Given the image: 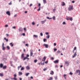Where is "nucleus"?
<instances>
[{
  "mask_svg": "<svg viewBox=\"0 0 80 80\" xmlns=\"http://www.w3.org/2000/svg\"><path fill=\"white\" fill-rule=\"evenodd\" d=\"M12 63H13V62L12 61H10V64H12Z\"/></svg>",
  "mask_w": 80,
  "mask_h": 80,
  "instance_id": "052dcab7",
  "label": "nucleus"
},
{
  "mask_svg": "<svg viewBox=\"0 0 80 80\" xmlns=\"http://www.w3.org/2000/svg\"><path fill=\"white\" fill-rule=\"evenodd\" d=\"M54 73L53 71H52L50 72V74L51 75H53Z\"/></svg>",
  "mask_w": 80,
  "mask_h": 80,
  "instance_id": "dca6fc26",
  "label": "nucleus"
},
{
  "mask_svg": "<svg viewBox=\"0 0 80 80\" xmlns=\"http://www.w3.org/2000/svg\"><path fill=\"white\" fill-rule=\"evenodd\" d=\"M29 73L28 72V73H26V75L27 77L28 76V75H29Z\"/></svg>",
  "mask_w": 80,
  "mask_h": 80,
  "instance_id": "c9c22d12",
  "label": "nucleus"
},
{
  "mask_svg": "<svg viewBox=\"0 0 80 80\" xmlns=\"http://www.w3.org/2000/svg\"><path fill=\"white\" fill-rule=\"evenodd\" d=\"M46 40H47V39H43V41L44 42H45V41H46Z\"/></svg>",
  "mask_w": 80,
  "mask_h": 80,
  "instance_id": "864d4df0",
  "label": "nucleus"
},
{
  "mask_svg": "<svg viewBox=\"0 0 80 80\" xmlns=\"http://www.w3.org/2000/svg\"><path fill=\"white\" fill-rule=\"evenodd\" d=\"M76 49H77V47H75L74 48V49L73 50L72 52H73V53H74V52L75 51V50H76Z\"/></svg>",
  "mask_w": 80,
  "mask_h": 80,
  "instance_id": "4468645a",
  "label": "nucleus"
},
{
  "mask_svg": "<svg viewBox=\"0 0 80 80\" xmlns=\"http://www.w3.org/2000/svg\"><path fill=\"white\" fill-rule=\"evenodd\" d=\"M40 5H41V4H40V3H39L38 4V6H39V7H40Z\"/></svg>",
  "mask_w": 80,
  "mask_h": 80,
  "instance_id": "e2e57ef3",
  "label": "nucleus"
},
{
  "mask_svg": "<svg viewBox=\"0 0 80 80\" xmlns=\"http://www.w3.org/2000/svg\"><path fill=\"white\" fill-rule=\"evenodd\" d=\"M70 19V18L68 17L66 18V20H69Z\"/></svg>",
  "mask_w": 80,
  "mask_h": 80,
  "instance_id": "7c9ffc66",
  "label": "nucleus"
},
{
  "mask_svg": "<svg viewBox=\"0 0 80 80\" xmlns=\"http://www.w3.org/2000/svg\"><path fill=\"white\" fill-rule=\"evenodd\" d=\"M43 45H44V46H45L46 48H48V44H44Z\"/></svg>",
  "mask_w": 80,
  "mask_h": 80,
  "instance_id": "39448f33",
  "label": "nucleus"
},
{
  "mask_svg": "<svg viewBox=\"0 0 80 80\" xmlns=\"http://www.w3.org/2000/svg\"><path fill=\"white\" fill-rule=\"evenodd\" d=\"M57 44H56V43H54V46H56Z\"/></svg>",
  "mask_w": 80,
  "mask_h": 80,
  "instance_id": "338daca9",
  "label": "nucleus"
},
{
  "mask_svg": "<svg viewBox=\"0 0 80 80\" xmlns=\"http://www.w3.org/2000/svg\"><path fill=\"white\" fill-rule=\"evenodd\" d=\"M14 78H11L12 80H17V78H16L17 77V74H15L14 75Z\"/></svg>",
  "mask_w": 80,
  "mask_h": 80,
  "instance_id": "f257e3e1",
  "label": "nucleus"
},
{
  "mask_svg": "<svg viewBox=\"0 0 80 80\" xmlns=\"http://www.w3.org/2000/svg\"><path fill=\"white\" fill-rule=\"evenodd\" d=\"M32 55H33V52H32V51H31L30 53V57H32Z\"/></svg>",
  "mask_w": 80,
  "mask_h": 80,
  "instance_id": "9b49d317",
  "label": "nucleus"
},
{
  "mask_svg": "<svg viewBox=\"0 0 80 80\" xmlns=\"http://www.w3.org/2000/svg\"><path fill=\"white\" fill-rule=\"evenodd\" d=\"M68 10L69 11L72 10H73V6L71 5L69 6V7L68 8Z\"/></svg>",
  "mask_w": 80,
  "mask_h": 80,
  "instance_id": "f03ea898",
  "label": "nucleus"
},
{
  "mask_svg": "<svg viewBox=\"0 0 80 80\" xmlns=\"http://www.w3.org/2000/svg\"><path fill=\"white\" fill-rule=\"evenodd\" d=\"M27 58L26 57L25 58H24L23 59V60H26V59H27Z\"/></svg>",
  "mask_w": 80,
  "mask_h": 80,
  "instance_id": "a18cd8bd",
  "label": "nucleus"
},
{
  "mask_svg": "<svg viewBox=\"0 0 80 80\" xmlns=\"http://www.w3.org/2000/svg\"><path fill=\"white\" fill-rule=\"evenodd\" d=\"M55 78L56 80H57V76L55 77Z\"/></svg>",
  "mask_w": 80,
  "mask_h": 80,
  "instance_id": "0e129e2a",
  "label": "nucleus"
},
{
  "mask_svg": "<svg viewBox=\"0 0 80 80\" xmlns=\"http://www.w3.org/2000/svg\"><path fill=\"white\" fill-rule=\"evenodd\" d=\"M18 73L19 75V76L20 75H22V72H19Z\"/></svg>",
  "mask_w": 80,
  "mask_h": 80,
  "instance_id": "f8f14e48",
  "label": "nucleus"
},
{
  "mask_svg": "<svg viewBox=\"0 0 80 80\" xmlns=\"http://www.w3.org/2000/svg\"><path fill=\"white\" fill-rule=\"evenodd\" d=\"M69 74L70 75H73V73H72V72H71L69 73Z\"/></svg>",
  "mask_w": 80,
  "mask_h": 80,
  "instance_id": "09e8293b",
  "label": "nucleus"
},
{
  "mask_svg": "<svg viewBox=\"0 0 80 80\" xmlns=\"http://www.w3.org/2000/svg\"><path fill=\"white\" fill-rule=\"evenodd\" d=\"M5 47L4 46H2V50H5Z\"/></svg>",
  "mask_w": 80,
  "mask_h": 80,
  "instance_id": "4be33fe9",
  "label": "nucleus"
},
{
  "mask_svg": "<svg viewBox=\"0 0 80 80\" xmlns=\"http://www.w3.org/2000/svg\"><path fill=\"white\" fill-rule=\"evenodd\" d=\"M47 70V68H44L43 69V70L44 71H46V70Z\"/></svg>",
  "mask_w": 80,
  "mask_h": 80,
  "instance_id": "79ce46f5",
  "label": "nucleus"
},
{
  "mask_svg": "<svg viewBox=\"0 0 80 80\" xmlns=\"http://www.w3.org/2000/svg\"><path fill=\"white\" fill-rule=\"evenodd\" d=\"M63 4L62 5V6H64V5H65V3L64 2H62Z\"/></svg>",
  "mask_w": 80,
  "mask_h": 80,
  "instance_id": "f704fd0d",
  "label": "nucleus"
},
{
  "mask_svg": "<svg viewBox=\"0 0 80 80\" xmlns=\"http://www.w3.org/2000/svg\"><path fill=\"white\" fill-rule=\"evenodd\" d=\"M55 16H54L53 17H52V19L53 20H55Z\"/></svg>",
  "mask_w": 80,
  "mask_h": 80,
  "instance_id": "393cba45",
  "label": "nucleus"
},
{
  "mask_svg": "<svg viewBox=\"0 0 80 80\" xmlns=\"http://www.w3.org/2000/svg\"><path fill=\"white\" fill-rule=\"evenodd\" d=\"M4 40H6V42H8V39H7L6 38H4Z\"/></svg>",
  "mask_w": 80,
  "mask_h": 80,
  "instance_id": "f3484780",
  "label": "nucleus"
},
{
  "mask_svg": "<svg viewBox=\"0 0 80 80\" xmlns=\"http://www.w3.org/2000/svg\"><path fill=\"white\" fill-rule=\"evenodd\" d=\"M43 1L44 4H45V3H46L47 2V1H46V0H43Z\"/></svg>",
  "mask_w": 80,
  "mask_h": 80,
  "instance_id": "a211bd4d",
  "label": "nucleus"
},
{
  "mask_svg": "<svg viewBox=\"0 0 80 80\" xmlns=\"http://www.w3.org/2000/svg\"><path fill=\"white\" fill-rule=\"evenodd\" d=\"M17 14H16L14 15V17H17Z\"/></svg>",
  "mask_w": 80,
  "mask_h": 80,
  "instance_id": "13d9d810",
  "label": "nucleus"
},
{
  "mask_svg": "<svg viewBox=\"0 0 80 80\" xmlns=\"http://www.w3.org/2000/svg\"><path fill=\"white\" fill-rule=\"evenodd\" d=\"M3 75L2 73H0V77H3Z\"/></svg>",
  "mask_w": 80,
  "mask_h": 80,
  "instance_id": "cd10ccee",
  "label": "nucleus"
},
{
  "mask_svg": "<svg viewBox=\"0 0 80 80\" xmlns=\"http://www.w3.org/2000/svg\"><path fill=\"white\" fill-rule=\"evenodd\" d=\"M63 25H66L67 24L66 23V22H63L62 23Z\"/></svg>",
  "mask_w": 80,
  "mask_h": 80,
  "instance_id": "2f4dec72",
  "label": "nucleus"
},
{
  "mask_svg": "<svg viewBox=\"0 0 80 80\" xmlns=\"http://www.w3.org/2000/svg\"><path fill=\"white\" fill-rule=\"evenodd\" d=\"M50 80H52V77H50L49 78V79Z\"/></svg>",
  "mask_w": 80,
  "mask_h": 80,
  "instance_id": "603ef678",
  "label": "nucleus"
},
{
  "mask_svg": "<svg viewBox=\"0 0 80 80\" xmlns=\"http://www.w3.org/2000/svg\"><path fill=\"white\" fill-rule=\"evenodd\" d=\"M47 21V20L46 19H45L44 20V21H41V23L42 24H43L45 22H46Z\"/></svg>",
  "mask_w": 80,
  "mask_h": 80,
  "instance_id": "20e7f679",
  "label": "nucleus"
},
{
  "mask_svg": "<svg viewBox=\"0 0 80 80\" xmlns=\"http://www.w3.org/2000/svg\"><path fill=\"white\" fill-rule=\"evenodd\" d=\"M45 34L46 35H48V34H49V32H46L45 33Z\"/></svg>",
  "mask_w": 80,
  "mask_h": 80,
  "instance_id": "8fccbe9b",
  "label": "nucleus"
},
{
  "mask_svg": "<svg viewBox=\"0 0 80 80\" xmlns=\"http://www.w3.org/2000/svg\"><path fill=\"white\" fill-rule=\"evenodd\" d=\"M24 69V67H22L21 68V70H23Z\"/></svg>",
  "mask_w": 80,
  "mask_h": 80,
  "instance_id": "c85d7f7f",
  "label": "nucleus"
},
{
  "mask_svg": "<svg viewBox=\"0 0 80 80\" xmlns=\"http://www.w3.org/2000/svg\"><path fill=\"white\" fill-rule=\"evenodd\" d=\"M47 38H50V35H48V36L46 37Z\"/></svg>",
  "mask_w": 80,
  "mask_h": 80,
  "instance_id": "c756f323",
  "label": "nucleus"
},
{
  "mask_svg": "<svg viewBox=\"0 0 80 80\" xmlns=\"http://www.w3.org/2000/svg\"><path fill=\"white\" fill-rule=\"evenodd\" d=\"M21 67H22V65H20L19 66H18V69L19 70L20 69V68H21Z\"/></svg>",
  "mask_w": 80,
  "mask_h": 80,
  "instance_id": "bb28decb",
  "label": "nucleus"
},
{
  "mask_svg": "<svg viewBox=\"0 0 80 80\" xmlns=\"http://www.w3.org/2000/svg\"><path fill=\"white\" fill-rule=\"evenodd\" d=\"M59 60H56L54 61V63H58Z\"/></svg>",
  "mask_w": 80,
  "mask_h": 80,
  "instance_id": "1a4fd4ad",
  "label": "nucleus"
},
{
  "mask_svg": "<svg viewBox=\"0 0 80 80\" xmlns=\"http://www.w3.org/2000/svg\"><path fill=\"white\" fill-rule=\"evenodd\" d=\"M45 60H46V57H44L43 58L42 60V62H45Z\"/></svg>",
  "mask_w": 80,
  "mask_h": 80,
  "instance_id": "423d86ee",
  "label": "nucleus"
},
{
  "mask_svg": "<svg viewBox=\"0 0 80 80\" xmlns=\"http://www.w3.org/2000/svg\"><path fill=\"white\" fill-rule=\"evenodd\" d=\"M48 63V61H47L45 62V63L47 64V63Z\"/></svg>",
  "mask_w": 80,
  "mask_h": 80,
  "instance_id": "69168bd1",
  "label": "nucleus"
},
{
  "mask_svg": "<svg viewBox=\"0 0 80 80\" xmlns=\"http://www.w3.org/2000/svg\"><path fill=\"white\" fill-rule=\"evenodd\" d=\"M41 64L42 65H45V63L44 62L42 63V62H41Z\"/></svg>",
  "mask_w": 80,
  "mask_h": 80,
  "instance_id": "e433bc0d",
  "label": "nucleus"
},
{
  "mask_svg": "<svg viewBox=\"0 0 80 80\" xmlns=\"http://www.w3.org/2000/svg\"><path fill=\"white\" fill-rule=\"evenodd\" d=\"M6 68H7V66H4L3 67V69H6Z\"/></svg>",
  "mask_w": 80,
  "mask_h": 80,
  "instance_id": "6ab92c4d",
  "label": "nucleus"
},
{
  "mask_svg": "<svg viewBox=\"0 0 80 80\" xmlns=\"http://www.w3.org/2000/svg\"><path fill=\"white\" fill-rule=\"evenodd\" d=\"M26 46L27 47H28V44H26Z\"/></svg>",
  "mask_w": 80,
  "mask_h": 80,
  "instance_id": "6e6d98bb",
  "label": "nucleus"
},
{
  "mask_svg": "<svg viewBox=\"0 0 80 80\" xmlns=\"http://www.w3.org/2000/svg\"><path fill=\"white\" fill-rule=\"evenodd\" d=\"M26 69H27V70H29L30 69V67H29V66H27L26 67Z\"/></svg>",
  "mask_w": 80,
  "mask_h": 80,
  "instance_id": "aec40b11",
  "label": "nucleus"
},
{
  "mask_svg": "<svg viewBox=\"0 0 80 80\" xmlns=\"http://www.w3.org/2000/svg\"><path fill=\"white\" fill-rule=\"evenodd\" d=\"M9 44L11 45V47H13V44H12V42L10 43Z\"/></svg>",
  "mask_w": 80,
  "mask_h": 80,
  "instance_id": "5701e85b",
  "label": "nucleus"
},
{
  "mask_svg": "<svg viewBox=\"0 0 80 80\" xmlns=\"http://www.w3.org/2000/svg\"><path fill=\"white\" fill-rule=\"evenodd\" d=\"M40 35L42 37V36H43V33H42V32H41L40 33Z\"/></svg>",
  "mask_w": 80,
  "mask_h": 80,
  "instance_id": "58836bf2",
  "label": "nucleus"
},
{
  "mask_svg": "<svg viewBox=\"0 0 80 80\" xmlns=\"http://www.w3.org/2000/svg\"><path fill=\"white\" fill-rule=\"evenodd\" d=\"M29 57V55H28V54L27 55V56H26V57H27V58H28V57Z\"/></svg>",
  "mask_w": 80,
  "mask_h": 80,
  "instance_id": "680f3d73",
  "label": "nucleus"
},
{
  "mask_svg": "<svg viewBox=\"0 0 80 80\" xmlns=\"http://www.w3.org/2000/svg\"><path fill=\"white\" fill-rule=\"evenodd\" d=\"M21 58H24V54H22L21 56Z\"/></svg>",
  "mask_w": 80,
  "mask_h": 80,
  "instance_id": "a878e982",
  "label": "nucleus"
},
{
  "mask_svg": "<svg viewBox=\"0 0 80 80\" xmlns=\"http://www.w3.org/2000/svg\"><path fill=\"white\" fill-rule=\"evenodd\" d=\"M32 25H35V22H33L32 23Z\"/></svg>",
  "mask_w": 80,
  "mask_h": 80,
  "instance_id": "ea45409f",
  "label": "nucleus"
},
{
  "mask_svg": "<svg viewBox=\"0 0 80 80\" xmlns=\"http://www.w3.org/2000/svg\"><path fill=\"white\" fill-rule=\"evenodd\" d=\"M32 5H33V4H30V7H32Z\"/></svg>",
  "mask_w": 80,
  "mask_h": 80,
  "instance_id": "774afa93",
  "label": "nucleus"
},
{
  "mask_svg": "<svg viewBox=\"0 0 80 80\" xmlns=\"http://www.w3.org/2000/svg\"><path fill=\"white\" fill-rule=\"evenodd\" d=\"M80 72V70H77L76 71V73H79V72Z\"/></svg>",
  "mask_w": 80,
  "mask_h": 80,
  "instance_id": "b1692460",
  "label": "nucleus"
},
{
  "mask_svg": "<svg viewBox=\"0 0 80 80\" xmlns=\"http://www.w3.org/2000/svg\"><path fill=\"white\" fill-rule=\"evenodd\" d=\"M3 67V63H1L0 64V68H2Z\"/></svg>",
  "mask_w": 80,
  "mask_h": 80,
  "instance_id": "6e6552de",
  "label": "nucleus"
},
{
  "mask_svg": "<svg viewBox=\"0 0 80 80\" xmlns=\"http://www.w3.org/2000/svg\"><path fill=\"white\" fill-rule=\"evenodd\" d=\"M46 18L47 19H48L49 20H52V18H49V17H47Z\"/></svg>",
  "mask_w": 80,
  "mask_h": 80,
  "instance_id": "2eb2a0df",
  "label": "nucleus"
},
{
  "mask_svg": "<svg viewBox=\"0 0 80 80\" xmlns=\"http://www.w3.org/2000/svg\"><path fill=\"white\" fill-rule=\"evenodd\" d=\"M74 53L75 54H74V55L72 56L73 58H74L75 57H76V56H77V52H75Z\"/></svg>",
  "mask_w": 80,
  "mask_h": 80,
  "instance_id": "0eeeda50",
  "label": "nucleus"
},
{
  "mask_svg": "<svg viewBox=\"0 0 80 80\" xmlns=\"http://www.w3.org/2000/svg\"><path fill=\"white\" fill-rule=\"evenodd\" d=\"M23 29L24 31H27V28H24Z\"/></svg>",
  "mask_w": 80,
  "mask_h": 80,
  "instance_id": "49530a36",
  "label": "nucleus"
},
{
  "mask_svg": "<svg viewBox=\"0 0 80 80\" xmlns=\"http://www.w3.org/2000/svg\"><path fill=\"white\" fill-rule=\"evenodd\" d=\"M65 64H67V66H68V65H69V63H68V62H65Z\"/></svg>",
  "mask_w": 80,
  "mask_h": 80,
  "instance_id": "9d476101",
  "label": "nucleus"
},
{
  "mask_svg": "<svg viewBox=\"0 0 80 80\" xmlns=\"http://www.w3.org/2000/svg\"><path fill=\"white\" fill-rule=\"evenodd\" d=\"M11 66L13 67H15V66H14V65H13L12 64H11Z\"/></svg>",
  "mask_w": 80,
  "mask_h": 80,
  "instance_id": "c03bdc74",
  "label": "nucleus"
},
{
  "mask_svg": "<svg viewBox=\"0 0 80 80\" xmlns=\"http://www.w3.org/2000/svg\"><path fill=\"white\" fill-rule=\"evenodd\" d=\"M7 48L8 49V50H10V47H9V46H8L7 47Z\"/></svg>",
  "mask_w": 80,
  "mask_h": 80,
  "instance_id": "de8ad7c7",
  "label": "nucleus"
},
{
  "mask_svg": "<svg viewBox=\"0 0 80 80\" xmlns=\"http://www.w3.org/2000/svg\"><path fill=\"white\" fill-rule=\"evenodd\" d=\"M38 11H40V7H39V8L37 10Z\"/></svg>",
  "mask_w": 80,
  "mask_h": 80,
  "instance_id": "a19ab883",
  "label": "nucleus"
},
{
  "mask_svg": "<svg viewBox=\"0 0 80 80\" xmlns=\"http://www.w3.org/2000/svg\"><path fill=\"white\" fill-rule=\"evenodd\" d=\"M19 30L20 32H22V31H23V29L22 28H19Z\"/></svg>",
  "mask_w": 80,
  "mask_h": 80,
  "instance_id": "ddd939ff",
  "label": "nucleus"
},
{
  "mask_svg": "<svg viewBox=\"0 0 80 80\" xmlns=\"http://www.w3.org/2000/svg\"><path fill=\"white\" fill-rule=\"evenodd\" d=\"M55 10H56V9H55V8H54V9H53V11L54 12H55Z\"/></svg>",
  "mask_w": 80,
  "mask_h": 80,
  "instance_id": "37998d69",
  "label": "nucleus"
},
{
  "mask_svg": "<svg viewBox=\"0 0 80 80\" xmlns=\"http://www.w3.org/2000/svg\"><path fill=\"white\" fill-rule=\"evenodd\" d=\"M60 52H61L60 51L58 50V51H57V53H60Z\"/></svg>",
  "mask_w": 80,
  "mask_h": 80,
  "instance_id": "72a5a7b5",
  "label": "nucleus"
},
{
  "mask_svg": "<svg viewBox=\"0 0 80 80\" xmlns=\"http://www.w3.org/2000/svg\"><path fill=\"white\" fill-rule=\"evenodd\" d=\"M33 36L34 37H35V38H37V37H38V35H33Z\"/></svg>",
  "mask_w": 80,
  "mask_h": 80,
  "instance_id": "412c9836",
  "label": "nucleus"
},
{
  "mask_svg": "<svg viewBox=\"0 0 80 80\" xmlns=\"http://www.w3.org/2000/svg\"><path fill=\"white\" fill-rule=\"evenodd\" d=\"M70 20H71V21H72V20H73V19H72V18H70Z\"/></svg>",
  "mask_w": 80,
  "mask_h": 80,
  "instance_id": "3c124183",
  "label": "nucleus"
},
{
  "mask_svg": "<svg viewBox=\"0 0 80 80\" xmlns=\"http://www.w3.org/2000/svg\"><path fill=\"white\" fill-rule=\"evenodd\" d=\"M16 28V27L15 26H13L12 27V28H13V29H15Z\"/></svg>",
  "mask_w": 80,
  "mask_h": 80,
  "instance_id": "4d7b16f0",
  "label": "nucleus"
},
{
  "mask_svg": "<svg viewBox=\"0 0 80 80\" xmlns=\"http://www.w3.org/2000/svg\"><path fill=\"white\" fill-rule=\"evenodd\" d=\"M53 50L54 52H56V51H57V49L56 48H54L53 49Z\"/></svg>",
  "mask_w": 80,
  "mask_h": 80,
  "instance_id": "473e14b6",
  "label": "nucleus"
},
{
  "mask_svg": "<svg viewBox=\"0 0 80 80\" xmlns=\"http://www.w3.org/2000/svg\"><path fill=\"white\" fill-rule=\"evenodd\" d=\"M5 27H8V25L7 24V25H5Z\"/></svg>",
  "mask_w": 80,
  "mask_h": 80,
  "instance_id": "5fc2aeb1",
  "label": "nucleus"
},
{
  "mask_svg": "<svg viewBox=\"0 0 80 80\" xmlns=\"http://www.w3.org/2000/svg\"><path fill=\"white\" fill-rule=\"evenodd\" d=\"M37 59H35L34 61V63H37Z\"/></svg>",
  "mask_w": 80,
  "mask_h": 80,
  "instance_id": "4c0bfd02",
  "label": "nucleus"
},
{
  "mask_svg": "<svg viewBox=\"0 0 80 80\" xmlns=\"http://www.w3.org/2000/svg\"><path fill=\"white\" fill-rule=\"evenodd\" d=\"M6 14H7V15H9V16H10V15L11 14L10 13V11H9L6 12Z\"/></svg>",
  "mask_w": 80,
  "mask_h": 80,
  "instance_id": "7ed1b4c3",
  "label": "nucleus"
},
{
  "mask_svg": "<svg viewBox=\"0 0 80 80\" xmlns=\"http://www.w3.org/2000/svg\"><path fill=\"white\" fill-rule=\"evenodd\" d=\"M22 35L23 36H25V33H22Z\"/></svg>",
  "mask_w": 80,
  "mask_h": 80,
  "instance_id": "bf43d9fd",
  "label": "nucleus"
}]
</instances>
